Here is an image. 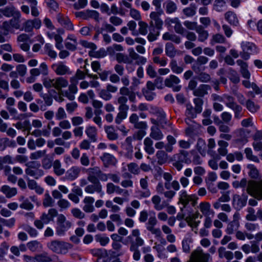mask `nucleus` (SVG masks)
<instances>
[{"label": "nucleus", "instance_id": "1a4fd4ad", "mask_svg": "<svg viewBox=\"0 0 262 262\" xmlns=\"http://www.w3.org/2000/svg\"><path fill=\"white\" fill-rule=\"evenodd\" d=\"M51 68L55 74L58 76L71 75L72 74V72L70 70L69 67L61 61L53 64Z\"/></svg>", "mask_w": 262, "mask_h": 262}, {"label": "nucleus", "instance_id": "4d7b16f0", "mask_svg": "<svg viewBox=\"0 0 262 262\" xmlns=\"http://www.w3.org/2000/svg\"><path fill=\"white\" fill-rule=\"evenodd\" d=\"M164 7H165L166 12L168 14L174 12L177 9L176 4L171 1L165 2L164 4Z\"/></svg>", "mask_w": 262, "mask_h": 262}, {"label": "nucleus", "instance_id": "13d9d810", "mask_svg": "<svg viewBox=\"0 0 262 262\" xmlns=\"http://www.w3.org/2000/svg\"><path fill=\"white\" fill-rule=\"evenodd\" d=\"M151 202L154 205V208L157 211L162 210L165 206L161 204V198L158 195H154L151 198Z\"/></svg>", "mask_w": 262, "mask_h": 262}, {"label": "nucleus", "instance_id": "37998d69", "mask_svg": "<svg viewBox=\"0 0 262 262\" xmlns=\"http://www.w3.org/2000/svg\"><path fill=\"white\" fill-rule=\"evenodd\" d=\"M219 256L221 258H226L227 260H231L233 258V253L230 251H227L224 247H221L218 249Z\"/></svg>", "mask_w": 262, "mask_h": 262}, {"label": "nucleus", "instance_id": "a19ab883", "mask_svg": "<svg viewBox=\"0 0 262 262\" xmlns=\"http://www.w3.org/2000/svg\"><path fill=\"white\" fill-rule=\"evenodd\" d=\"M161 29H158L156 28L149 27V34L147 35V39L149 42H152L158 39L160 35V31Z\"/></svg>", "mask_w": 262, "mask_h": 262}, {"label": "nucleus", "instance_id": "a878e982", "mask_svg": "<svg viewBox=\"0 0 262 262\" xmlns=\"http://www.w3.org/2000/svg\"><path fill=\"white\" fill-rule=\"evenodd\" d=\"M209 255L202 251H194L192 253L191 258L192 262H207Z\"/></svg>", "mask_w": 262, "mask_h": 262}, {"label": "nucleus", "instance_id": "7c9ffc66", "mask_svg": "<svg viewBox=\"0 0 262 262\" xmlns=\"http://www.w3.org/2000/svg\"><path fill=\"white\" fill-rule=\"evenodd\" d=\"M152 111V113L157 117L159 123H166V114L162 108L155 107Z\"/></svg>", "mask_w": 262, "mask_h": 262}, {"label": "nucleus", "instance_id": "393cba45", "mask_svg": "<svg viewBox=\"0 0 262 262\" xmlns=\"http://www.w3.org/2000/svg\"><path fill=\"white\" fill-rule=\"evenodd\" d=\"M211 90L210 85L202 84L199 87L193 91V94L195 96L203 97L208 94V91Z\"/></svg>", "mask_w": 262, "mask_h": 262}, {"label": "nucleus", "instance_id": "052dcab7", "mask_svg": "<svg viewBox=\"0 0 262 262\" xmlns=\"http://www.w3.org/2000/svg\"><path fill=\"white\" fill-rule=\"evenodd\" d=\"M31 8V15L34 17H37L39 15V11L37 7V2L36 0H28Z\"/></svg>", "mask_w": 262, "mask_h": 262}, {"label": "nucleus", "instance_id": "7ed1b4c3", "mask_svg": "<svg viewBox=\"0 0 262 262\" xmlns=\"http://www.w3.org/2000/svg\"><path fill=\"white\" fill-rule=\"evenodd\" d=\"M47 246L53 252L61 254L67 253L68 251L73 247L71 244L58 239L51 241L47 243Z\"/></svg>", "mask_w": 262, "mask_h": 262}, {"label": "nucleus", "instance_id": "e433bc0d", "mask_svg": "<svg viewBox=\"0 0 262 262\" xmlns=\"http://www.w3.org/2000/svg\"><path fill=\"white\" fill-rule=\"evenodd\" d=\"M225 19L231 25L237 26L239 22L235 13L232 11H228L225 14Z\"/></svg>", "mask_w": 262, "mask_h": 262}, {"label": "nucleus", "instance_id": "0e129e2a", "mask_svg": "<svg viewBox=\"0 0 262 262\" xmlns=\"http://www.w3.org/2000/svg\"><path fill=\"white\" fill-rule=\"evenodd\" d=\"M128 101L127 97L120 96L117 98V103L119 104L118 110L127 109L129 110V106L126 104Z\"/></svg>", "mask_w": 262, "mask_h": 262}, {"label": "nucleus", "instance_id": "72a5a7b5", "mask_svg": "<svg viewBox=\"0 0 262 262\" xmlns=\"http://www.w3.org/2000/svg\"><path fill=\"white\" fill-rule=\"evenodd\" d=\"M153 143V141L149 137H146L144 140V149L148 155H152L155 152Z\"/></svg>", "mask_w": 262, "mask_h": 262}, {"label": "nucleus", "instance_id": "e2e57ef3", "mask_svg": "<svg viewBox=\"0 0 262 262\" xmlns=\"http://www.w3.org/2000/svg\"><path fill=\"white\" fill-rule=\"evenodd\" d=\"M247 168L249 169V176L252 179H257L259 177V173L256 167L253 164L247 165Z\"/></svg>", "mask_w": 262, "mask_h": 262}, {"label": "nucleus", "instance_id": "de8ad7c7", "mask_svg": "<svg viewBox=\"0 0 262 262\" xmlns=\"http://www.w3.org/2000/svg\"><path fill=\"white\" fill-rule=\"evenodd\" d=\"M53 171L55 174L60 176L65 173V169L61 167V164L59 160H55L53 163Z\"/></svg>", "mask_w": 262, "mask_h": 262}, {"label": "nucleus", "instance_id": "09e8293b", "mask_svg": "<svg viewBox=\"0 0 262 262\" xmlns=\"http://www.w3.org/2000/svg\"><path fill=\"white\" fill-rule=\"evenodd\" d=\"M196 5L192 3L189 7L183 9V13L187 17H192L196 13Z\"/></svg>", "mask_w": 262, "mask_h": 262}, {"label": "nucleus", "instance_id": "3c124183", "mask_svg": "<svg viewBox=\"0 0 262 262\" xmlns=\"http://www.w3.org/2000/svg\"><path fill=\"white\" fill-rule=\"evenodd\" d=\"M196 148L201 155L205 156L206 151V144L205 140L202 138H199L196 144Z\"/></svg>", "mask_w": 262, "mask_h": 262}, {"label": "nucleus", "instance_id": "423d86ee", "mask_svg": "<svg viewBox=\"0 0 262 262\" xmlns=\"http://www.w3.org/2000/svg\"><path fill=\"white\" fill-rule=\"evenodd\" d=\"M41 26V21L38 18L28 19L24 21L22 26L17 25V29L25 31L26 32H32L33 29H39Z\"/></svg>", "mask_w": 262, "mask_h": 262}, {"label": "nucleus", "instance_id": "5701e85b", "mask_svg": "<svg viewBox=\"0 0 262 262\" xmlns=\"http://www.w3.org/2000/svg\"><path fill=\"white\" fill-rule=\"evenodd\" d=\"M101 170L98 167H94L89 169L88 180L91 183H96L99 182L98 177Z\"/></svg>", "mask_w": 262, "mask_h": 262}, {"label": "nucleus", "instance_id": "4be33fe9", "mask_svg": "<svg viewBox=\"0 0 262 262\" xmlns=\"http://www.w3.org/2000/svg\"><path fill=\"white\" fill-rule=\"evenodd\" d=\"M93 184L89 185L86 186L84 188V191L88 193L92 194L94 192H97L99 193H102L103 194L102 192V187L101 183L99 182L96 183H92Z\"/></svg>", "mask_w": 262, "mask_h": 262}, {"label": "nucleus", "instance_id": "f3484780", "mask_svg": "<svg viewBox=\"0 0 262 262\" xmlns=\"http://www.w3.org/2000/svg\"><path fill=\"white\" fill-rule=\"evenodd\" d=\"M56 18L58 22L67 30L70 31L74 30V26L68 17H64L61 13H59Z\"/></svg>", "mask_w": 262, "mask_h": 262}, {"label": "nucleus", "instance_id": "680f3d73", "mask_svg": "<svg viewBox=\"0 0 262 262\" xmlns=\"http://www.w3.org/2000/svg\"><path fill=\"white\" fill-rule=\"evenodd\" d=\"M186 109L185 111V115L189 118H195L198 114L195 110L191 104H187L186 105Z\"/></svg>", "mask_w": 262, "mask_h": 262}, {"label": "nucleus", "instance_id": "bb28decb", "mask_svg": "<svg viewBox=\"0 0 262 262\" xmlns=\"http://www.w3.org/2000/svg\"><path fill=\"white\" fill-rule=\"evenodd\" d=\"M85 133L89 139L92 142H95L97 140V129L93 126H88L85 130Z\"/></svg>", "mask_w": 262, "mask_h": 262}, {"label": "nucleus", "instance_id": "2f4dec72", "mask_svg": "<svg viewBox=\"0 0 262 262\" xmlns=\"http://www.w3.org/2000/svg\"><path fill=\"white\" fill-rule=\"evenodd\" d=\"M149 136V138H152L155 140H161L164 137V135L162 131L156 126H152L151 127Z\"/></svg>", "mask_w": 262, "mask_h": 262}, {"label": "nucleus", "instance_id": "20e7f679", "mask_svg": "<svg viewBox=\"0 0 262 262\" xmlns=\"http://www.w3.org/2000/svg\"><path fill=\"white\" fill-rule=\"evenodd\" d=\"M58 214V211L56 209L50 208L47 213L43 212L41 214L39 220H35L34 225L38 229H42L44 224H48L53 221L54 217L57 216Z\"/></svg>", "mask_w": 262, "mask_h": 262}, {"label": "nucleus", "instance_id": "c03bdc74", "mask_svg": "<svg viewBox=\"0 0 262 262\" xmlns=\"http://www.w3.org/2000/svg\"><path fill=\"white\" fill-rule=\"evenodd\" d=\"M217 144L219 146L217 149L218 153L222 156H225L228 153V143L224 140H219L217 142Z\"/></svg>", "mask_w": 262, "mask_h": 262}, {"label": "nucleus", "instance_id": "864d4df0", "mask_svg": "<svg viewBox=\"0 0 262 262\" xmlns=\"http://www.w3.org/2000/svg\"><path fill=\"white\" fill-rule=\"evenodd\" d=\"M196 32L199 35L198 40L200 42H204L208 38V33L204 29L202 26H198Z\"/></svg>", "mask_w": 262, "mask_h": 262}, {"label": "nucleus", "instance_id": "8fccbe9b", "mask_svg": "<svg viewBox=\"0 0 262 262\" xmlns=\"http://www.w3.org/2000/svg\"><path fill=\"white\" fill-rule=\"evenodd\" d=\"M118 110L119 112L115 119V122L117 124H120L122 121L127 117L128 110L121 108Z\"/></svg>", "mask_w": 262, "mask_h": 262}, {"label": "nucleus", "instance_id": "9d476101", "mask_svg": "<svg viewBox=\"0 0 262 262\" xmlns=\"http://www.w3.org/2000/svg\"><path fill=\"white\" fill-rule=\"evenodd\" d=\"M3 15L6 17H13L9 22L6 23L9 24V29L11 28H15L16 26V19L15 17L16 13L15 8L14 6H8L3 9Z\"/></svg>", "mask_w": 262, "mask_h": 262}, {"label": "nucleus", "instance_id": "49530a36", "mask_svg": "<svg viewBox=\"0 0 262 262\" xmlns=\"http://www.w3.org/2000/svg\"><path fill=\"white\" fill-rule=\"evenodd\" d=\"M223 102L225 104L227 107L230 109H232L233 107L238 105V104L235 101L234 98L227 94L224 95Z\"/></svg>", "mask_w": 262, "mask_h": 262}, {"label": "nucleus", "instance_id": "2eb2a0df", "mask_svg": "<svg viewBox=\"0 0 262 262\" xmlns=\"http://www.w3.org/2000/svg\"><path fill=\"white\" fill-rule=\"evenodd\" d=\"M80 171V167L73 166L66 172L64 179L70 181H74L78 177Z\"/></svg>", "mask_w": 262, "mask_h": 262}, {"label": "nucleus", "instance_id": "58836bf2", "mask_svg": "<svg viewBox=\"0 0 262 262\" xmlns=\"http://www.w3.org/2000/svg\"><path fill=\"white\" fill-rule=\"evenodd\" d=\"M247 109L252 114H254L259 111L260 106L251 99H248L245 104Z\"/></svg>", "mask_w": 262, "mask_h": 262}, {"label": "nucleus", "instance_id": "f8f14e48", "mask_svg": "<svg viewBox=\"0 0 262 262\" xmlns=\"http://www.w3.org/2000/svg\"><path fill=\"white\" fill-rule=\"evenodd\" d=\"M180 82V79L174 75H170L169 77H167L164 83L165 86L169 88H172L174 92H179L181 89V85H176Z\"/></svg>", "mask_w": 262, "mask_h": 262}, {"label": "nucleus", "instance_id": "bf43d9fd", "mask_svg": "<svg viewBox=\"0 0 262 262\" xmlns=\"http://www.w3.org/2000/svg\"><path fill=\"white\" fill-rule=\"evenodd\" d=\"M44 50L45 53L51 58L55 59L57 57V53L53 50V46L51 44L46 43L44 47Z\"/></svg>", "mask_w": 262, "mask_h": 262}, {"label": "nucleus", "instance_id": "b1692460", "mask_svg": "<svg viewBox=\"0 0 262 262\" xmlns=\"http://www.w3.org/2000/svg\"><path fill=\"white\" fill-rule=\"evenodd\" d=\"M55 89L59 93L62 91V89L66 88L69 85L68 80L63 77L60 76L55 78Z\"/></svg>", "mask_w": 262, "mask_h": 262}, {"label": "nucleus", "instance_id": "cd10ccee", "mask_svg": "<svg viewBox=\"0 0 262 262\" xmlns=\"http://www.w3.org/2000/svg\"><path fill=\"white\" fill-rule=\"evenodd\" d=\"M104 130L109 140L114 141L118 139V134L114 126L112 125L105 126Z\"/></svg>", "mask_w": 262, "mask_h": 262}, {"label": "nucleus", "instance_id": "c85d7f7f", "mask_svg": "<svg viewBox=\"0 0 262 262\" xmlns=\"http://www.w3.org/2000/svg\"><path fill=\"white\" fill-rule=\"evenodd\" d=\"M199 208L205 216L208 215L214 216V212L211 209V205L208 202H201L199 205Z\"/></svg>", "mask_w": 262, "mask_h": 262}, {"label": "nucleus", "instance_id": "9b49d317", "mask_svg": "<svg viewBox=\"0 0 262 262\" xmlns=\"http://www.w3.org/2000/svg\"><path fill=\"white\" fill-rule=\"evenodd\" d=\"M158 221L155 215L150 216L147 222L146 223V229L150 232L152 234L159 236L161 234V230L159 228H156L155 226L157 225Z\"/></svg>", "mask_w": 262, "mask_h": 262}, {"label": "nucleus", "instance_id": "69168bd1", "mask_svg": "<svg viewBox=\"0 0 262 262\" xmlns=\"http://www.w3.org/2000/svg\"><path fill=\"white\" fill-rule=\"evenodd\" d=\"M169 67L171 68L172 72L179 74L183 72V68L182 67L179 66L177 64V62L176 60L172 59L169 63Z\"/></svg>", "mask_w": 262, "mask_h": 262}, {"label": "nucleus", "instance_id": "f704fd0d", "mask_svg": "<svg viewBox=\"0 0 262 262\" xmlns=\"http://www.w3.org/2000/svg\"><path fill=\"white\" fill-rule=\"evenodd\" d=\"M27 246L28 249L33 252H40L43 249L41 243L36 240L28 242Z\"/></svg>", "mask_w": 262, "mask_h": 262}, {"label": "nucleus", "instance_id": "c9c22d12", "mask_svg": "<svg viewBox=\"0 0 262 262\" xmlns=\"http://www.w3.org/2000/svg\"><path fill=\"white\" fill-rule=\"evenodd\" d=\"M28 186L31 190H35V192L38 194H41L44 191V189L34 180L28 179Z\"/></svg>", "mask_w": 262, "mask_h": 262}, {"label": "nucleus", "instance_id": "39448f33", "mask_svg": "<svg viewBox=\"0 0 262 262\" xmlns=\"http://www.w3.org/2000/svg\"><path fill=\"white\" fill-rule=\"evenodd\" d=\"M72 223L67 220L63 214H58L57 216L56 234L59 236H64L66 232L71 227Z\"/></svg>", "mask_w": 262, "mask_h": 262}, {"label": "nucleus", "instance_id": "4468645a", "mask_svg": "<svg viewBox=\"0 0 262 262\" xmlns=\"http://www.w3.org/2000/svg\"><path fill=\"white\" fill-rule=\"evenodd\" d=\"M232 206L236 210H240L247 204V197L244 195L234 194L232 198Z\"/></svg>", "mask_w": 262, "mask_h": 262}, {"label": "nucleus", "instance_id": "a211bd4d", "mask_svg": "<svg viewBox=\"0 0 262 262\" xmlns=\"http://www.w3.org/2000/svg\"><path fill=\"white\" fill-rule=\"evenodd\" d=\"M77 45L76 37L74 34H69L65 42L66 48L70 51H74L76 50Z\"/></svg>", "mask_w": 262, "mask_h": 262}, {"label": "nucleus", "instance_id": "6e6552de", "mask_svg": "<svg viewBox=\"0 0 262 262\" xmlns=\"http://www.w3.org/2000/svg\"><path fill=\"white\" fill-rule=\"evenodd\" d=\"M140 230L138 229L132 231L131 234L127 237V239L130 242V246H134L135 248H138L144 245V240L140 236Z\"/></svg>", "mask_w": 262, "mask_h": 262}, {"label": "nucleus", "instance_id": "6ab92c4d", "mask_svg": "<svg viewBox=\"0 0 262 262\" xmlns=\"http://www.w3.org/2000/svg\"><path fill=\"white\" fill-rule=\"evenodd\" d=\"M94 201V198L90 196H85L83 200V203L84 204L82 207L83 210L86 213L94 212L95 210V207L93 205Z\"/></svg>", "mask_w": 262, "mask_h": 262}, {"label": "nucleus", "instance_id": "5fc2aeb1", "mask_svg": "<svg viewBox=\"0 0 262 262\" xmlns=\"http://www.w3.org/2000/svg\"><path fill=\"white\" fill-rule=\"evenodd\" d=\"M15 160L9 155L0 158V170L2 169L4 170L6 164H13Z\"/></svg>", "mask_w": 262, "mask_h": 262}, {"label": "nucleus", "instance_id": "f03ea898", "mask_svg": "<svg viewBox=\"0 0 262 262\" xmlns=\"http://www.w3.org/2000/svg\"><path fill=\"white\" fill-rule=\"evenodd\" d=\"M172 161H173V166L178 171L182 169L184 163L189 164L191 163L189 152L184 149H180L178 153L174 154L172 157Z\"/></svg>", "mask_w": 262, "mask_h": 262}, {"label": "nucleus", "instance_id": "603ef678", "mask_svg": "<svg viewBox=\"0 0 262 262\" xmlns=\"http://www.w3.org/2000/svg\"><path fill=\"white\" fill-rule=\"evenodd\" d=\"M1 191L3 192L7 198H11L14 196L16 193V190L14 188H11L8 185H4L1 188Z\"/></svg>", "mask_w": 262, "mask_h": 262}, {"label": "nucleus", "instance_id": "aec40b11", "mask_svg": "<svg viewBox=\"0 0 262 262\" xmlns=\"http://www.w3.org/2000/svg\"><path fill=\"white\" fill-rule=\"evenodd\" d=\"M100 159L105 167H108L111 165H115L117 163L116 158L112 155L108 153H104Z\"/></svg>", "mask_w": 262, "mask_h": 262}, {"label": "nucleus", "instance_id": "f257e3e1", "mask_svg": "<svg viewBox=\"0 0 262 262\" xmlns=\"http://www.w3.org/2000/svg\"><path fill=\"white\" fill-rule=\"evenodd\" d=\"M232 186L235 188L239 187L245 189L247 193L255 199L262 200V178L258 180H250L247 182L246 179L243 178L241 181H235L232 182Z\"/></svg>", "mask_w": 262, "mask_h": 262}, {"label": "nucleus", "instance_id": "774afa93", "mask_svg": "<svg viewBox=\"0 0 262 262\" xmlns=\"http://www.w3.org/2000/svg\"><path fill=\"white\" fill-rule=\"evenodd\" d=\"M42 204L45 207H52L54 204V200L48 192L46 193L44 195Z\"/></svg>", "mask_w": 262, "mask_h": 262}, {"label": "nucleus", "instance_id": "a18cd8bd", "mask_svg": "<svg viewBox=\"0 0 262 262\" xmlns=\"http://www.w3.org/2000/svg\"><path fill=\"white\" fill-rule=\"evenodd\" d=\"M239 226V223L231 221L228 224L225 232L229 235L232 234L238 230Z\"/></svg>", "mask_w": 262, "mask_h": 262}, {"label": "nucleus", "instance_id": "6e6d98bb", "mask_svg": "<svg viewBox=\"0 0 262 262\" xmlns=\"http://www.w3.org/2000/svg\"><path fill=\"white\" fill-rule=\"evenodd\" d=\"M177 53V51L175 49L173 45L171 42H167L165 45V54L166 55L170 57H174Z\"/></svg>", "mask_w": 262, "mask_h": 262}, {"label": "nucleus", "instance_id": "79ce46f5", "mask_svg": "<svg viewBox=\"0 0 262 262\" xmlns=\"http://www.w3.org/2000/svg\"><path fill=\"white\" fill-rule=\"evenodd\" d=\"M90 253L97 258H106L108 256L107 251L103 248L91 249Z\"/></svg>", "mask_w": 262, "mask_h": 262}, {"label": "nucleus", "instance_id": "c756f323", "mask_svg": "<svg viewBox=\"0 0 262 262\" xmlns=\"http://www.w3.org/2000/svg\"><path fill=\"white\" fill-rule=\"evenodd\" d=\"M119 93L121 96H128L130 102H135L136 101V94L134 92L130 91L127 86H123L119 90Z\"/></svg>", "mask_w": 262, "mask_h": 262}, {"label": "nucleus", "instance_id": "ea45409f", "mask_svg": "<svg viewBox=\"0 0 262 262\" xmlns=\"http://www.w3.org/2000/svg\"><path fill=\"white\" fill-rule=\"evenodd\" d=\"M157 159V163L159 165H162L167 162L168 160V155L164 150H158L155 155Z\"/></svg>", "mask_w": 262, "mask_h": 262}, {"label": "nucleus", "instance_id": "412c9836", "mask_svg": "<svg viewBox=\"0 0 262 262\" xmlns=\"http://www.w3.org/2000/svg\"><path fill=\"white\" fill-rule=\"evenodd\" d=\"M236 63L240 67V72L242 77L246 79H250L251 74L248 70V63L241 59L237 60Z\"/></svg>", "mask_w": 262, "mask_h": 262}, {"label": "nucleus", "instance_id": "4c0bfd02", "mask_svg": "<svg viewBox=\"0 0 262 262\" xmlns=\"http://www.w3.org/2000/svg\"><path fill=\"white\" fill-rule=\"evenodd\" d=\"M26 173L27 175L30 176L36 179H38L44 174L43 171L39 168H26L25 170Z\"/></svg>", "mask_w": 262, "mask_h": 262}, {"label": "nucleus", "instance_id": "338daca9", "mask_svg": "<svg viewBox=\"0 0 262 262\" xmlns=\"http://www.w3.org/2000/svg\"><path fill=\"white\" fill-rule=\"evenodd\" d=\"M24 197L23 196H20L19 200L20 201H23V202L20 204L19 206L21 208L30 210L33 208V205L28 200H24Z\"/></svg>", "mask_w": 262, "mask_h": 262}, {"label": "nucleus", "instance_id": "473e14b6", "mask_svg": "<svg viewBox=\"0 0 262 262\" xmlns=\"http://www.w3.org/2000/svg\"><path fill=\"white\" fill-rule=\"evenodd\" d=\"M242 50L249 53L250 54H254L257 53V48L256 46L250 42H243L241 44Z\"/></svg>", "mask_w": 262, "mask_h": 262}, {"label": "nucleus", "instance_id": "dca6fc26", "mask_svg": "<svg viewBox=\"0 0 262 262\" xmlns=\"http://www.w3.org/2000/svg\"><path fill=\"white\" fill-rule=\"evenodd\" d=\"M9 165H5L4 172L5 174L8 177V181L12 183H15L16 181L15 176L16 174V167L14 166L12 169Z\"/></svg>", "mask_w": 262, "mask_h": 262}, {"label": "nucleus", "instance_id": "ddd939ff", "mask_svg": "<svg viewBox=\"0 0 262 262\" xmlns=\"http://www.w3.org/2000/svg\"><path fill=\"white\" fill-rule=\"evenodd\" d=\"M149 16L151 19L149 26L161 30L163 28V22L160 17L159 12H151Z\"/></svg>", "mask_w": 262, "mask_h": 262}, {"label": "nucleus", "instance_id": "0eeeda50", "mask_svg": "<svg viewBox=\"0 0 262 262\" xmlns=\"http://www.w3.org/2000/svg\"><path fill=\"white\" fill-rule=\"evenodd\" d=\"M197 199L198 198L194 195H188L185 190H181L179 192L178 203L183 205V208H185L189 202H191L192 206H194Z\"/></svg>", "mask_w": 262, "mask_h": 262}]
</instances>
